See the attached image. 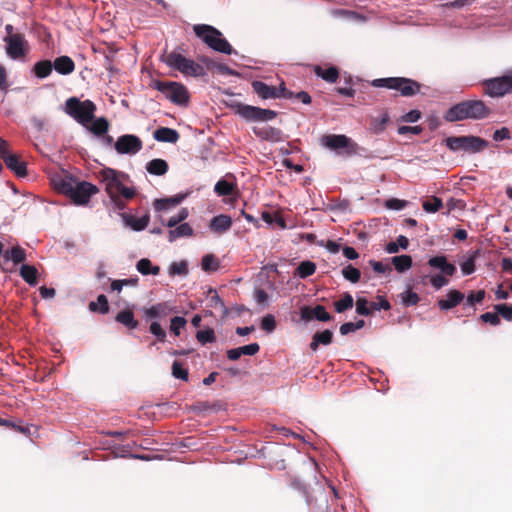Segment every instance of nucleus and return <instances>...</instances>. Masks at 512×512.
<instances>
[{"mask_svg": "<svg viewBox=\"0 0 512 512\" xmlns=\"http://www.w3.org/2000/svg\"><path fill=\"white\" fill-rule=\"evenodd\" d=\"M136 282H137L136 279L135 280H131V279L113 280L111 283V289L113 291L120 292L124 285L135 284Z\"/></svg>", "mask_w": 512, "mask_h": 512, "instance_id": "obj_64", "label": "nucleus"}, {"mask_svg": "<svg viewBox=\"0 0 512 512\" xmlns=\"http://www.w3.org/2000/svg\"><path fill=\"white\" fill-rule=\"evenodd\" d=\"M342 275L346 280L352 283H357L360 280L361 272L359 269L349 264L343 268Z\"/></svg>", "mask_w": 512, "mask_h": 512, "instance_id": "obj_50", "label": "nucleus"}, {"mask_svg": "<svg viewBox=\"0 0 512 512\" xmlns=\"http://www.w3.org/2000/svg\"><path fill=\"white\" fill-rule=\"evenodd\" d=\"M232 218L225 214H220L210 220L209 228L211 231L222 234L227 232L232 226Z\"/></svg>", "mask_w": 512, "mask_h": 512, "instance_id": "obj_21", "label": "nucleus"}, {"mask_svg": "<svg viewBox=\"0 0 512 512\" xmlns=\"http://www.w3.org/2000/svg\"><path fill=\"white\" fill-rule=\"evenodd\" d=\"M316 271V264L312 261H303L295 270V276L300 278H307L313 275Z\"/></svg>", "mask_w": 512, "mask_h": 512, "instance_id": "obj_42", "label": "nucleus"}, {"mask_svg": "<svg viewBox=\"0 0 512 512\" xmlns=\"http://www.w3.org/2000/svg\"><path fill=\"white\" fill-rule=\"evenodd\" d=\"M188 273L187 263L185 261L173 262L170 266V274L186 275Z\"/></svg>", "mask_w": 512, "mask_h": 512, "instance_id": "obj_55", "label": "nucleus"}, {"mask_svg": "<svg viewBox=\"0 0 512 512\" xmlns=\"http://www.w3.org/2000/svg\"><path fill=\"white\" fill-rule=\"evenodd\" d=\"M484 93L492 98L503 97L512 93V69L504 75L486 79L482 82Z\"/></svg>", "mask_w": 512, "mask_h": 512, "instance_id": "obj_9", "label": "nucleus"}, {"mask_svg": "<svg viewBox=\"0 0 512 512\" xmlns=\"http://www.w3.org/2000/svg\"><path fill=\"white\" fill-rule=\"evenodd\" d=\"M153 137L158 142L176 143L180 135L175 129L160 127L154 131Z\"/></svg>", "mask_w": 512, "mask_h": 512, "instance_id": "obj_24", "label": "nucleus"}, {"mask_svg": "<svg viewBox=\"0 0 512 512\" xmlns=\"http://www.w3.org/2000/svg\"><path fill=\"white\" fill-rule=\"evenodd\" d=\"M385 206L392 210H401L406 206V202L403 200L392 198L385 202Z\"/></svg>", "mask_w": 512, "mask_h": 512, "instance_id": "obj_62", "label": "nucleus"}, {"mask_svg": "<svg viewBox=\"0 0 512 512\" xmlns=\"http://www.w3.org/2000/svg\"><path fill=\"white\" fill-rule=\"evenodd\" d=\"M153 87L174 104L186 105L189 102V92L179 82L156 80L153 83Z\"/></svg>", "mask_w": 512, "mask_h": 512, "instance_id": "obj_8", "label": "nucleus"}, {"mask_svg": "<svg viewBox=\"0 0 512 512\" xmlns=\"http://www.w3.org/2000/svg\"><path fill=\"white\" fill-rule=\"evenodd\" d=\"M314 73L328 83H335L339 78V71L335 66L324 68L316 65L313 68Z\"/></svg>", "mask_w": 512, "mask_h": 512, "instance_id": "obj_26", "label": "nucleus"}, {"mask_svg": "<svg viewBox=\"0 0 512 512\" xmlns=\"http://www.w3.org/2000/svg\"><path fill=\"white\" fill-rule=\"evenodd\" d=\"M2 160L7 168L14 172L16 176L25 177L27 175V165L19 159L18 155L9 152Z\"/></svg>", "mask_w": 512, "mask_h": 512, "instance_id": "obj_18", "label": "nucleus"}, {"mask_svg": "<svg viewBox=\"0 0 512 512\" xmlns=\"http://www.w3.org/2000/svg\"><path fill=\"white\" fill-rule=\"evenodd\" d=\"M52 69L53 64L50 60L38 61L33 66V72L40 79L48 77L51 74Z\"/></svg>", "mask_w": 512, "mask_h": 512, "instance_id": "obj_36", "label": "nucleus"}, {"mask_svg": "<svg viewBox=\"0 0 512 512\" xmlns=\"http://www.w3.org/2000/svg\"><path fill=\"white\" fill-rule=\"evenodd\" d=\"M325 145L333 150L345 148L349 144V139L345 135H328L324 137Z\"/></svg>", "mask_w": 512, "mask_h": 512, "instance_id": "obj_33", "label": "nucleus"}, {"mask_svg": "<svg viewBox=\"0 0 512 512\" xmlns=\"http://www.w3.org/2000/svg\"><path fill=\"white\" fill-rule=\"evenodd\" d=\"M428 264L436 269H439L442 274L446 276H452L456 267L452 263H449L445 256H435L429 259Z\"/></svg>", "mask_w": 512, "mask_h": 512, "instance_id": "obj_23", "label": "nucleus"}, {"mask_svg": "<svg viewBox=\"0 0 512 512\" xmlns=\"http://www.w3.org/2000/svg\"><path fill=\"white\" fill-rule=\"evenodd\" d=\"M20 276L26 283L34 286L37 284L38 270L33 265L22 264L20 267Z\"/></svg>", "mask_w": 512, "mask_h": 512, "instance_id": "obj_32", "label": "nucleus"}, {"mask_svg": "<svg viewBox=\"0 0 512 512\" xmlns=\"http://www.w3.org/2000/svg\"><path fill=\"white\" fill-rule=\"evenodd\" d=\"M201 267L206 272H214L219 268V261L213 254H207L202 258Z\"/></svg>", "mask_w": 512, "mask_h": 512, "instance_id": "obj_46", "label": "nucleus"}, {"mask_svg": "<svg viewBox=\"0 0 512 512\" xmlns=\"http://www.w3.org/2000/svg\"><path fill=\"white\" fill-rule=\"evenodd\" d=\"M464 300V294L458 290H450L444 299L438 301L441 310H450Z\"/></svg>", "mask_w": 512, "mask_h": 512, "instance_id": "obj_22", "label": "nucleus"}, {"mask_svg": "<svg viewBox=\"0 0 512 512\" xmlns=\"http://www.w3.org/2000/svg\"><path fill=\"white\" fill-rule=\"evenodd\" d=\"M401 297H402L403 304L406 306L416 305L420 300V297L418 296L417 293L409 291V290L402 293Z\"/></svg>", "mask_w": 512, "mask_h": 512, "instance_id": "obj_54", "label": "nucleus"}, {"mask_svg": "<svg viewBox=\"0 0 512 512\" xmlns=\"http://www.w3.org/2000/svg\"><path fill=\"white\" fill-rule=\"evenodd\" d=\"M238 349H239L240 356H242V355L253 356L259 352L260 346L258 343H251L248 345L238 347Z\"/></svg>", "mask_w": 512, "mask_h": 512, "instance_id": "obj_57", "label": "nucleus"}, {"mask_svg": "<svg viewBox=\"0 0 512 512\" xmlns=\"http://www.w3.org/2000/svg\"><path fill=\"white\" fill-rule=\"evenodd\" d=\"M150 221V217L148 214H145L144 216L140 218H136L134 216H127L125 217V222L128 226H130L134 231H142L144 230Z\"/></svg>", "mask_w": 512, "mask_h": 512, "instance_id": "obj_38", "label": "nucleus"}, {"mask_svg": "<svg viewBox=\"0 0 512 512\" xmlns=\"http://www.w3.org/2000/svg\"><path fill=\"white\" fill-rule=\"evenodd\" d=\"M53 64V68L62 75L71 74L75 70V63L69 56L57 57Z\"/></svg>", "mask_w": 512, "mask_h": 512, "instance_id": "obj_25", "label": "nucleus"}, {"mask_svg": "<svg viewBox=\"0 0 512 512\" xmlns=\"http://www.w3.org/2000/svg\"><path fill=\"white\" fill-rule=\"evenodd\" d=\"M193 31L209 48L227 55L234 52L232 46L223 38L217 28L208 24H196L193 26Z\"/></svg>", "mask_w": 512, "mask_h": 512, "instance_id": "obj_3", "label": "nucleus"}, {"mask_svg": "<svg viewBox=\"0 0 512 512\" xmlns=\"http://www.w3.org/2000/svg\"><path fill=\"white\" fill-rule=\"evenodd\" d=\"M94 135L101 136L107 133L109 129V122L105 117H100L94 120L86 127Z\"/></svg>", "mask_w": 512, "mask_h": 512, "instance_id": "obj_34", "label": "nucleus"}, {"mask_svg": "<svg viewBox=\"0 0 512 512\" xmlns=\"http://www.w3.org/2000/svg\"><path fill=\"white\" fill-rule=\"evenodd\" d=\"M253 297L260 306H265L269 299L267 292L262 289H255Z\"/></svg>", "mask_w": 512, "mask_h": 512, "instance_id": "obj_58", "label": "nucleus"}, {"mask_svg": "<svg viewBox=\"0 0 512 512\" xmlns=\"http://www.w3.org/2000/svg\"><path fill=\"white\" fill-rule=\"evenodd\" d=\"M333 335V331L330 329L316 331L309 344L310 349L315 352L320 346L330 345L333 340Z\"/></svg>", "mask_w": 512, "mask_h": 512, "instance_id": "obj_20", "label": "nucleus"}, {"mask_svg": "<svg viewBox=\"0 0 512 512\" xmlns=\"http://www.w3.org/2000/svg\"><path fill=\"white\" fill-rule=\"evenodd\" d=\"M196 339L202 344L213 343L216 340L214 330L207 328L204 330H198L196 333Z\"/></svg>", "mask_w": 512, "mask_h": 512, "instance_id": "obj_49", "label": "nucleus"}, {"mask_svg": "<svg viewBox=\"0 0 512 512\" xmlns=\"http://www.w3.org/2000/svg\"><path fill=\"white\" fill-rule=\"evenodd\" d=\"M6 261L11 260L15 265L26 260V251L20 246H14L4 254Z\"/></svg>", "mask_w": 512, "mask_h": 512, "instance_id": "obj_35", "label": "nucleus"}, {"mask_svg": "<svg viewBox=\"0 0 512 512\" xmlns=\"http://www.w3.org/2000/svg\"><path fill=\"white\" fill-rule=\"evenodd\" d=\"M365 322H345L340 327V333L342 335H347L350 332H355L364 327Z\"/></svg>", "mask_w": 512, "mask_h": 512, "instance_id": "obj_53", "label": "nucleus"}, {"mask_svg": "<svg viewBox=\"0 0 512 512\" xmlns=\"http://www.w3.org/2000/svg\"><path fill=\"white\" fill-rule=\"evenodd\" d=\"M494 141H503L511 138L510 130L507 127H502L496 130L492 136Z\"/></svg>", "mask_w": 512, "mask_h": 512, "instance_id": "obj_59", "label": "nucleus"}, {"mask_svg": "<svg viewBox=\"0 0 512 512\" xmlns=\"http://www.w3.org/2000/svg\"><path fill=\"white\" fill-rule=\"evenodd\" d=\"M390 118L387 112H383L381 116L374 117L371 119L370 122V129L376 133L379 134L383 132L389 122Z\"/></svg>", "mask_w": 512, "mask_h": 512, "instance_id": "obj_39", "label": "nucleus"}, {"mask_svg": "<svg viewBox=\"0 0 512 512\" xmlns=\"http://www.w3.org/2000/svg\"><path fill=\"white\" fill-rule=\"evenodd\" d=\"M88 307L90 311L98 312L100 314H105L109 311L108 300L103 294L99 295L96 301H91Z\"/></svg>", "mask_w": 512, "mask_h": 512, "instance_id": "obj_41", "label": "nucleus"}, {"mask_svg": "<svg viewBox=\"0 0 512 512\" xmlns=\"http://www.w3.org/2000/svg\"><path fill=\"white\" fill-rule=\"evenodd\" d=\"M442 205L443 203L440 198L431 196L423 202L422 207L428 213H435L439 211Z\"/></svg>", "mask_w": 512, "mask_h": 512, "instance_id": "obj_47", "label": "nucleus"}, {"mask_svg": "<svg viewBox=\"0 0 512 512\" xmlns=\"http://www.w3.org/2000/svg\"><path fill=\"white\" fill-rule=\"evenodd\" d=\"M73 190L69 196L72 202L76 205H85L89 202L92 195L96 194L98 188L86 181L76 182Z\"/></svg>", "mask_w": 512, "mask_h": 512, "instance_id": "obj_13", "label": "nucleus"}, {"mask_svg": "<svg viewBox=\"0 0 512 512\" xmlns=\"http://www.w3.org/2000/svg\"><path fill=\"white\" fill-rule=\"evenodd\" d=\"M174 313H176L175 307L169 302L157 303L149 308H143V314L147 318L161 319L169 317V320H185L182 316L173 315Z\"/></svg>", "mask_w": 512, "mask_h": 512, "instance_id": "obj_14", "label": "nucleus"}, {"mask_svg": "<svg viewBox=\"0 0 512 512\" xmlns=\"http://www.w3.org/2000/svg\"><path fill=\"white\" fill-rule=\"evenodd\" d=\"M163 61L167 66L185 76L199 77L205 75V69L202 65L175 51L166 54Z\"/></svg>", "mask_w": 512, "mask_h": 512, "instance_id": "obj_7", "label": "nucleus"}, {"mask_svg": "<svg viewBox=\"0 0 512 512\" xmlns=\"http://www.w3.org/2000/svg\"><path fill=\"white\" fill-rule=\"evenodd\" d=\"M484 298H485L484 290L472 291L466 297V301H465L464 305L468 306L470 308H473L476 304L481 303L484 300Z\"/></svg>", "mask_w": 512, "mask_h": 512, "instance_id": "obj_51", "label": "nucleus"}, {"mask_svg": "<svg viewBox=\"0 0 512 512\" xmlns=\"http://www.w3.org/2000/svg\"><path fill=\"white\" fill-rule=\"evenodd\" d=\"M445 276L446 275H444V274L443 275H440V274L433 275L430 279L432 286L439 289V288L447 285L448 279Z\"/></svg>", "mask_w": 512, "mask_h": 512, "instance_id": "obj_60", "label": "nucleus"}, {"mask_svg": "<svg viewBox=\"0 0 512 512\" xmlns=\"http://www.w3.org/2000/svg\"><path fill=\"white\" fill-rule=\"evenodd\" d=\"M4 41L6 43V53L12 59H21L27 55L29 44L23 34L15 33L14 35H7Z\"/></svg>", "mask_w": 512, "mask_h": 512, "instance_id": "obj_12", "label": "nucleus"}, {"mask_svg": "<svg viewBox=\"0 0 512 512\" xmlns=\"http://www.w3.org/2000/svg\"><path fill=\"white\" fill-rule=\"evenodd\" d=\"M172 375L177 379L187 381L189 372L182 362L174 361L172 364Z\"/></svg>", "mask_w": 512, "mask_h": 512, "instance_id": "obj_48", "label": "nucleus"}, {"mask_svg": "<svg viewBox=\"0 0 512 512\" xmlns=\"http://www.w3.org/2000/svg\"><path fill=\"white\" fill-rule=\"evenodd\" d=\"M392 264L398 272H404L411 268L412 258L409 255H399L392 258Z\"/></svg>", "mask_w": 512, "mask_h": 512, "instance_id": "obj_43", "label": "nucleus"}, {"mask_svg": "<svg viewBox=\"0 0 512 512\" xmlns=\"http://www.w3.org/2000/svg\"><path fill=\"white\" fill-rule=\"evenodd\" d=\"M185 198V195L179 194L169 198L156 199L154 208L156 211L167 210L171 207L179 205Z\"/></svg>", "mask_w": 512, "mask_h": 512, "instance_id": "obj_28", "label": "nucleus"}, {"mask_svg": "<svg viewBox=\"0 0 512 512\" xmlns=\"http://www.w3.org/2000/svg\"><path fill=\"white\" fill-rule=\"evenodd\" d=\"M373 87L387 88L400 92L403 97H412L420 93L422 84L406 77L378 78L371 82Z\"/></svg>", "mask_w": 512, "mask_h": 512, "instance_id": "obj_5", "label": "nucleus"}, {"mask_svg": "<svg viewBox=\"0 0 512 512\" xmlns=\"http://www.w3.org/2000/svg\"><path fill=\"white\" fill-rule=\"evenodd\" d=\"M150 332L154 334L158 340L163 341L165 339V331L162 329L159 322H152L150 326Z\"/></svg>", "mask_w": 512, "mask_h": 512, "instance_id": "obj_61", "label": "nucleus"}, {"mask_svg": "<svg viewBox=\"0 0 512 512\" xmlns=\"http://www.w3.org/2000/svg\"><path fill=\"white\" fill-rule=\"evenodd\" d=\"M143 147L141 139L132 134L120 136L115 143V150L119 154H136Z\"/></svg>", "mask_w": 512, "mask_h": 512, "instance_id": "obj_16", "label": "nucleus"}, {"mask_svg": "<svg viewBox=\"0 0 512 512\" xmlns=\"http://www.w3.org/2000/svg\"><path fill=\"white\" fill-rule=\"evenodd\" d=\"M480 256V250L473 251L468 259L460 264L461 271L464 275H470L475 271V261Z\"/></svg>", "mask_w": 512, "mask_h": 512, "instance_id": "obj_44", "label": "nucleus"}, {"mask_svg": "<svg viewBox=\"0 0 512 512\" xmlns=\"http://www.w3.org/2000/svg\"><path fill=\"white\" fill-rule=\"evenodd\" d=\"M96 110L95 103L89 99L81 101L77 97H70L65 102L66 114L84 127L94 120Z\"/></svg>", "mask_w": 512, "mask_h": 512, "instance_id": "obj_4", "label": "nucleus"}, {"mask_svg": "<svg viewBox=\"0 0 512 512\" xmlns=\"http://www.w3.org/2000/svg\"><path fill=\"white\" fill-rule=\"evenodd\" d=\"M497 315L502 316L505 320H512V305L498 304L495 306Z\"/></svg>", "mask_w": 512, "mask_h": 512, "instance_id": "obj_56", "label": "nucleus"}, {"mask_svg": "<svg viewBox=\"0 0 512 512\" xmlns=\"http://www.w3.org/2000/svg\"><path fill=\"white\" fill-rule=\"evenodd\" d=\"M300 317V320H331V316L322 305L302 307Z\"/></svg>", "mask_w": 512, "mask_h": 512, "instance_id": "obj_17", "label": "nucleus"}, {"mask_svg": "<svg viewBox=\"0 0 512 512\" xmlns=\"http://www.w3.org/2000/svg\"><path fill=\"white\" fill-rule=\"evenodd\" d=\"M99 178L105 184L107 194L117 206H120V197L132 199L135 196V190L124 185L128 179V175L124 172L106 167L99 172Z\"/></svg>", "mask_w": 512, "mask_h": 512, "instance_id": "obj_2", "label": "nucleus"}, {"mask_svg": "<svg viewBox=\"0 0 512 512\" xmlns=\"http://www.w3.org/2000/svg\"><path fill=\"white\" fill-rule=\"evenodd\" d=\"M253 91L262 99L293 98L294 93L285 88L282 83L279 87L270 86L262 81L252 82Z\"/></svg>", "mask_w": 512, "mask_h": 512, "instance_id": "obj_11", "label": "nucleus"}, {"mask_svg": "<svg viewBox=\"0 0 512 512\" xmlns=\"http://www.w3.org/2000/svg\"><path fill=\"white\" fill-rule=\"evenodd\" d=\"M137 270L142 275H158L160 272L159 266H153L151 261L147 258H142L137 262Z\"/></svg>", "mask_w": 512, "mask_h": 512, "instance_id": "obj_40", "label": "nucleus"}, {"mask_svg": "<svg viewBox=\"0 0 512 512\" xmlns=\"http://www.w3.org/2000/svg\"><path fill=\"white\" fill-rule=\"evenodd\" d=\"M76 182L77 181H74L72 178H60L58 180H54V187L57 192L69 197Z\"/></svg>", "mask_w": 512, "mask_h": 512, "instance_id": "obj_37", "label": "nucleus"}, {"mask_svg": "<svg viewBox=\"0 0 512 512\" xmlns=\"http://www.w3.org/2000/svg\"><path fill=\"white\" fill-rule=\"evenodd\" d=\"M192 235L193 228L188 223H182L169 230L168 240L169 242H174L178 238L190 237Z\"/></svg>", "mask_w": 512, "mask_h": 512, "instance_id": "obj_27", "label": "nucleus"}, {"mask_svg": "<svg viewBox=\"0 0 512 512\" xmlns=\"http://www.w3.org/2000/svg\"><path fill=\"white\" fill-rule=\"evenodd\" d=\"M253 133L262 140L280 142L283 140V132L279 128L271 126L253 127Z\"/></svg>", "mask_w": 512, "mask_h": 512, "instance_id": "obj_19", "label": "nucleus"}, {"mask_svg": "<svg viewBox=\"0 0 512 512\" xmlns=\"http://www.w3.org/2000/svg\"><path fill=\"white\" fill-rule=\"evenodd\" d=\"M214 191L218 196H230L238 192L237 185L230 183L225 179H220L214 186Z\"/></svg>", "mask_w": 512, "mask_h": 512, "instance_id": "obj_31", "label": "nucleus"}, {"mask_svg": "<svg viewBox=\"0 0 512 512\" xmlns=\"http://www.w3.org/2000/svg\"><path fill=\"white\" fill-rule=\"evenodd\" d=\"M209 302V306L215 310V312L210 311V316L217 317L225 314L224 303L215 290L209 291Z\"/></svg>", "mask_w": 512, "mask_h": 512, "instance_id": "obj_30", "label": "nucleus"}, {"mask_svg": "<svg viewBox=\"0 0 512 512\" xmlns=\"http://www.w3.org/2000/svg\"><path fill=\"white\" fill-rule=\"evenodd\" d=\"M353 297L349 293H345L339 300L334 302L335 311L338 313L345 312L353 307Z\"/></svg>", "mask_w": 512, "mask_h": 512, "instance_id": "obj_45", "label": "nucleus"}, {"mask_svg": "<svg viewBox=\"0 0 512 512\" xmlns=\"http://www.w3.org/2000/svg\"><path fill=\"white\" fill-rule=\"evenodd\" d=\"M421 118V112L419 110H411L402 116V121L408 123L417 122Z\"/></svg>", "mask_w": 512, "mask_h": 512, "instance_id": "obj_63", "label": "nucleus"}, {"mask_svg": "<svg viewBox=\"0 0 512 512\" xmlns=\"http://www.w3.org/2000/svg\"><path fill=\"white\" fill-rule=\"evenodd\" d=\"M445 145L453 152L463 151L469 154H475L486 149L489 143L479 136L464 135L446 138Z\"/></svg>", "mask_w": 512, "mask_h": 512, "instance_id": "obj_6", "label": "nucleus"}, {"mask_svg": "<svg viewBox=\"0 0 512 512\" xmlns=\"http://www.w3.org/2000/svg\"><path fill=\"white\" fill-rule=\"evenodd\" d=\"M492 109L479 99L464 100L451 106L443 115L447 122L464 120H483L488 118Z\"/></svg>", "mask_w": 512, "mask_h": 512, "instance_id": "obj_1", "label": "nucleus"}, {"mask_svg": "<svg viewBox=\"0 0 512 512\" xmlns=\"http://www.w3.org/2000/svg\"><path fill=\"white\" fill-rule=\"evenodd\" d=\"M236 113L248 122H267L277 117V112L256 106L237 104Z\"/></svg>", "mask_w": 512, "mask_h": 512, "instance_id": "obj_10", "label": "nucleus"}, {"mask_svg": "<svg viewBox=\"0 0 512 512\" xmlns=\"http://www.w3.org/2000/svg\"><path fill=\"white\" fill-rule=\"evenodd\" d=\"M168 163L160 158H155L149 161L146 165V170L152 175L162 176L168 171Z\"/></svg>", "mask_w": 512, "mask_h": 512, "instance_id": "obj_29", "label": "nucleus"}, {"mask_svg": "<svg viewBox=\"0 0 512 512\" xmlns=\"http://www.w3.org/2000/svg\"><path fill=\"white\" fill-rule=\"evenodd\" d=\"M188 215H189L188 209L181 208L176 215L169 218L166 225L169 228H174L175 226L180 225V223L182 221H184L188 217Z\"/></svg>", "mask_w": 512, "mask_h": 512, "instance_id": "obj_52", "label": "nucleus"}, {"mask_svg": "<svg viewBox=\"0 0 512 512\" xmlns=\"http://www.w3.org/2000/svg\"><path fill=\"white\" fill-rule=\"evenodd\" d=\"M381 309H390V303L383 297H378L377 301H368L365 298H358L356 301V312L361 316H373L374 311Z\"/></svg>", "mask_w": 512, "mask_h": 512, "instance_id": "obj_15", "label": "nucleus"}]
</instances>
